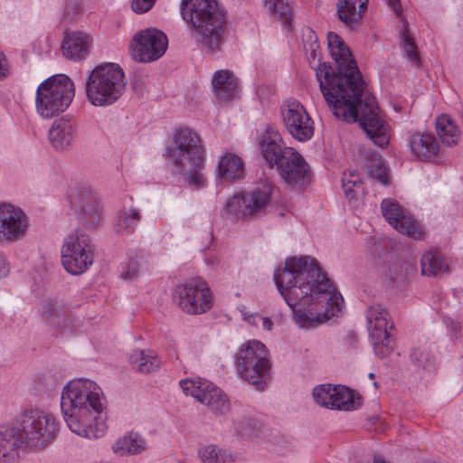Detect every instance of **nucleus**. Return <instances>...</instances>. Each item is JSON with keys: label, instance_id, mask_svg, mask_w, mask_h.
Listing matches in <instances>:
<instances>
[{"label": "nucleus", "instance_id": "a878e982", "mask_svg": "<svg viewBox=\"0 0 463 463\" xmlns=\"http://www.w3.org/2000/svg\"><path fill=\"white\" fill-rule=\"evenodd\" d=\"M77 217L89 229L95 228L100 223L101 211L96 198L90 194L85 193L80 196L77 202Z\"/></svg>", "mask_w": 463, "mask_h": 463}, {"label": "nucleus", "instance_id": "c9c22d12", "mask_svg": "<svg viewBox=\"0 0 463 463\" xmlns=\"http://www.w3.org/2000/svg\"><path fill=\"white\" fill-rule=\"evenodd\" d=\"M146 448L145 439L137 433L130 432L114 444L113 449L119 455L137 454Z\"/></svg>", "mask_w": 463, "mask_h": 463}, {"label": "nucleus", "instance_id": "bb28decb", "mask_svg": "<svg viewBox=\"0 0 463 463\" xmlns=\"http://www.w3.org/2000/svg\"><path fill=\"white\" fill-rule=\"evenodd\" d=\"M367 4L368 0H338L339 19L347 26L354 27L366 11Z\"/></svg>", "mask_w": 463, "mask_h": 463}, {"label": "nucleus", "instance_id": "412c9836", "mask_svg": "<svg viewBox=\"0 0 463 463\" xmlns=\"http://www.w3.org/2000/svg\"><path fill=\"white\" fill-rule=\"evenodd\" d=\"M260 146L265 160L270 166L275 165L278 169L284 163L286 150L293 149L283 146L280 135L273 129H268L261 136Z\"/></svg>", "mask_w": 463, "mask_h": 463}, {"label": "nucleus", "instance_id": "6e6d98bb", "mask_svg": "<svg viewBox=\"0 0 463 463\" xmlns=\"http://www.w3.org/2000/svg\"><path fill=\"white\" fill-rule=\"evenodd\" d=\"M374 377H375V375H374V373H369V378H370V379H374Z\"/></svg>", "mask_w": 463, "mask_h": 463}, {"label": "nucleus", "instance_id": "a18cd8bd", "mask_svg": "<svg viewBox=\"0 0 463 463\" xmlns=\"http://www.w3.org/2000/svg\"><path fill=\"white\" fill-rule=\"evenodd\" d=\"M343 188L345 193L348 195L352 192L354 191L355 188L360 187L361 182L358 177H355L353 174H344V177L342 179Z\"/></svg>", "mask_w": 463, "mask_h": 463}, {"label": "nucleus", "instance_id": "2eb2a0df", "mask_svg": "<svg viewBox=\"0 0 463 463\" xmlns=\"http://www.w3.org/2000/svg\"><path fill=\"white\" fill-rule=\"evenodd\" d=\"M281 116L288 132L294 138L307 141L313 137L314 122L298 100H287L281 108Z\"/></svg>", "mask_w": 463, "mask_h": 463}, {"label": "nucleus", "instance_id": "ddd939ff", "mask_svg": "<svg viewBox=\"0 0 463 463\" xmlns=\"http://www.w3.org/2000/svg\"><path fill=\"white\" fill-rule=\"evenodd\" d=\"M166 35L156 29L148 28L137 33L131 43V54L138 62H151L164 55L167 49Z\"/></svg>", "mask_w": 463, "mask_h": 463}, {"label": "nucleus", "instance_id": "f257e3e1", "mask_svg": "<svg viewBox=\"0 0 463 463\" xmlns=\"http://www.w3.org/2000/svg\"><path fill=\"white\" fill-rule=\"evenodd\" d=\"M326 38L337 71L326 64L317 69L326 102L337 118L359 122L373 144L384 147L390 140V127L379 114L374 97L364 92V81L350 49L335 33L329 32Z\"/></svg>", "mask_w": 463, "mask_h": 463}, {"label": "nucleus", "instance_id": "423d86ee", "mask_svg": "<svg viewBox=\"0 0 463 463\" xmlns=\"http://www.w3.org/2000/svg\"><path fill=\"white\" fill-rule=\"evenodd\" d=\"M127 79L121 67L113 62L97 66L89 75L86 94L89 101L97 107L115 103L126 90Z\"/></svg>", "mask_w": 463, "mask_h": 463}, {"label": "nucleus", "instance_id": "dca6fc26", "mask_svg": "<svg viewBox=\"0 0 463 463\" xmlns=\"http://www.w3.org/2000/svg\"><path fill=\"white\" fill-rule=\"evenodd\" d=\"M26 213L11 203H0V241L14 242L23 239L29 229Z\"/></svg>", "mask_w": 463, "mask_h": 463}, {"label": "nucleus", "instance_id": "e433bc0d", "mask_svg": "<svg viewBox=\"0 0 463 463\" xmlns=\"http://www.w3.org/2000/svg\"><path fill=\"white\" fill-rule=\"evenodd\" d=\"M421 272L423 275H439L449 269L443 257L436 250H430L421 257Z\"/></svg>", "mask_w": 463, "mask_h": 463}, {"label": "nucleus", "instance_id": "39448f33", "mask_svg": "<svg viewBox=\"0 0 463 463\" xmlns=\"http://www.w3.org/2000/svg\"><path fill=\"white\" fill-rule=\"evenodd\" d=\"M166 154L186 185L197 190L206 185L205 149L202 138L194 129L177 128Z\"/></svg>", "mask_w": 463, "mask_h": 463}, {"label": "nucleus", "instance_id": "4be33fe9", "mask_svg": "<svg viewBox=\"0 0 463 463\" xmlns=\"http://www.w3.org/2000/svg\"><path fill=\"white\" fill-rule=\"evenodd\" d=\"M77 138L76 123L61 118L55 120L49 130V140L56 150H65L72 146Z\"/></svg>", "mask_w": 463, "mask_h": 463}, {"label": "nucleus", "instance_id": "f3484780", "mask_svg": "<svg viewBox=\"0 0 463 463\" xmlns=\"http://www.w3.org/2000/svg\"><path fill=\"white\" fill-rule=\"evenodd\" d=\"M383 216L396 231L413 239L423 235L420 224L393 199H384L381 203Z\"/></svg>", "mask_w": 463, "mask_h": 463}, {"label": "nucleus", "instance_id": "f704fd0d", "mask_svg": "<svg viewBox=\"0 0 463 463\" xmlns=\"http://www.w3.org/2000/svg\"><path fill=\"white\" fill-rule=\"evenodd\" d=\"M149 266V261L145 255L136 254L122 267L120 278L124 280L132 281L148 271Z\"/></svg>", "mask_w": 463, "mask_h": 463}, {"label": "nucleus", "instance_id": "5fc2aeb1", "mask_svg": "<svg viewBox=\"0 0 463 463\" xmlns=\"http://www.w3.org/2000/svg\"><path fill=\"white\" fill-rule=\"evenodd\" d=\"M373 463H389V462L385 461V459L383 458H382L381 456H376L374 458Z\"/></svg>", "mask_w": 463, "mask_h": 463}, {"label": "nucleus", "instance_id": "c03bdc74", "mask_svg": "<svg viewBox=\"0 0 463 463\" xmlns=\"http://www.w3.org/2000/svg\"><path fill=\"white\" fill-rule=\"evenodd\" d=\"M156 2V0H130L129 5L134 13L143 14L150 11Z\"/></svg>", "mask_w": 463, "mask_h": 463}, {"label": "nucleus", "instance_id": "8fccbe9b", "mask_svg": "<svg viewBox=\"0 0 463 463\" xmlns=\"http://www.w3.org/2000/svg\"><path fill=\"white\" fill-rule=\"evenodd\" d=\"M389 6L395 12L397 15H401L402 13V5L400 0H387Z\"/></svg>", "mask_w": 463, "mask_h": 463}, {"label": "nucleus", "instance_id": "de8ad7c7", "mask_svg": "<svg viewBox=\"0 0 463 463\" xmlns=\"http://www.w3.org/2000/svg\"><path fill=\"white\" fill-rule=\"evenodd\" d=\"M10 64L5 53L0 51V80L10 74Z\"/></svg>", "mask_w": 463, "mask_h": 463}, {"label": "nucleus", "instance_id": "c756f323", "mask_svg": "<svg viewBox=\"0 0 463 463\" xmlns=\"http://www.w3.org/2000/svg\"><path fill=\"white\" fill-rule=\"evenodd\" d=\"M219 175L223 180H237L244 176V162L236 154L227 153L222 156L218 165Z\"/></svg>", "mask_w": 463, "mask_h": 463}, {"label": "nucleus", "instance_id": "f03ea898", "mask_svg": "<svg viewBox=\"0 0 463 463\" xmlns=\"http://www.w3.org/2000/svg\"><path fill=\"white\" fill-rule=\"evenodd\" d=\"M274 280L302 328L317 327L343 312L342 295L314 258H288Z\"/></svg>", "mask_w": 463, "mask_h": 463}, {"label": "nucleus", "instance_id": "2f4dec72", "mask_svg": "<svg viewBox=\"0 0 463 463\" xmlns=\"http://www.w3.org/2000/svg\"><path fill=\"white\" fill-rule=\"evenodd\" d=\"M130 364L140 373H151L157 369L161 361L155 349H135L130 355Z\"/></svg>", "mask_w": 463, "mask_h": 463}, {"label": "nucleus", "instance_id": "0eeeda50", "mask_svg": "<svg viewBox=\"0 0 463 463\" xmlns=\"http://www.w3.org/2000/svg\"><path fill=\"white\" fill-rule=\"evenodd\" d=\"M75 95L72 80L64 74L53 75L37 88L35 109L43 118H52L65 111Z\"/></svg>", "mask_w": 463, "mask_h": 463}, {"label": "nucleus", "instance_id": "b1692460", "mask_svg": "<svg viewBox=\"0 0 463 463\" xmlns=\"http://www.w3.org/2000/svg\"><path fill=\"white\" fill-rule=\"evenodd\" d=\"M411 154L418 159L430 160L436 157L439 145L430 133H413L408 138Z\"/></svg>", "mask_w": 463, "mask_h": 463}, {"label": "nucleus", "instance_id": "1a4fd4ad", "mask_svg": "<svg viewBox=\"0 0 463 463\" xmlns=\"http://www.w3.org/2000/svg\"><path fill=\"white\" fill-rule=\"evenodd\" d=\"M95 246L90 236L80 230L67 234L61 247V261L71 275H81L93 264Z\"/></svg>", "mask_w": 463, "mask_h": 463}, {"label": "nucleus", "instance_id": "ea45409f", "mask_svg": "<svg viewBox=\"0 0 463 463\" xmlns=\"http://www.w3.org/2000/svg\"><path fill=\"white\" fill-rule=\"evenodd\" d=\"M198 455L203 463H222L224 461V453L213 444L200 449Z\"/></svg>", "mask_w": 463, "mask_h": 463}, {"label": "nucleus", "instance_id": "79ce46f5", "mask_svg": "<svg viewBox=\"0 0 463 463\" xmlns=\"http://www.w3.org/2000/svg\"><path fill=\"white\" fill-rule=\"evenodd\" d=\"M402 48L408 59L414 63H419L420 58L417 46L407 29H404L402 33Z\"/></svg>", "mask_w": 463, "mask_h": 463}, {"label": "nucleus", "instance_id": "20e7f679", "mask_svg": "<svg viewBox=\"0 0 463 463\" xmlns=\"http://www.w3.org/2000/svg\"><path fill=\"white\" fill-rule=\"evenodd\" d=\"M180 14L191 30L192 39L200 48L219 50L226 17L217 0H181Z\"/></svg>", "mask_w": 463, "mask_h": 463}, {"label": "nucleus", "instance_id": "49530a36", "mask_svg": "<svg viewBox=\"0 0 463 463\" xmlns=\"http://www.w3.org/2000/svg\"><path fill=\"white\" fill-rule=\"evenodd\" d=\"M252 323L256 326H261L262 329L266 331H270L272 329L273 323L269 317H261L260 315H254L251 317Z\"/></svg>", "mask_w": 463, "mask_h": 463}, {"label": "nucleus", "instance_id": "58836bf2", "mask_svg": "<svg viewBox=\"0 0 463 463\" xmlns=\"http://www.w3.org/2000/svg\"><path fill=\"white\" fill-rule=\"evenodd\" d=\"M210 382L201 379V378H188L184 380H181L179 384L182 388L183 392L186 395H191L196 398L199 402L204 393V383H209Z\"/></svg>", "mask_w": 463, "mask_h": 463}, {"label": "nucleus", "instance_id": "5701e85b", "mask_svg": "<svg viewBox=\"0 0 463 463\" xmlns=\"http://www.w3.org/2000/svg\"><path fill=\"white\" fill-rule=\"evenodd\" d=\"M68 311L56 302H46L41 307V317L43 322L56 331H71L72 320Z\"/></svg>", "mask_w": 463, "mask_h": 463}, {"label": "nucleus", "instance_id": "f8f14e48", "mask_svg": "<svg viewBox=\"0 0 463 463\" xmlns=\"http://www.w3.org/2000/svg\"><path fill=\"white\" fill-rule=\"evenodd\" d=\"M274 184L264 180L254 189L233 195L226 203L227 211L237 218H252L265 212Z\"/></svg>", "mask_w": 463, "mask_h": 463}, {"label": "nucleus", "instance_id": "393cba45", "mask_svg": "<svg viewBox=\"0 0 463 463\" xmlns=\"http://www.w3.org/2000/svg\"><path fill=\"white\" fill-rule=\"evenodd\" d=\"M213 86L216 99L222 103L237 97L238 79L228 70H221L213 74Z\"/></svg>", "mask_w": 463, "mask_h": 463}, {"label": "nucleus", "instance_id": "473e14b6", "mask_svg": "<svg viewBox=\"0 0 463 463\" xmlns=\"http://www.w3.org/2000/svg\"><path fill=\"white\" fill-rule=\"evenodd\" d=\"M436 132L444 145L452 146L458 142L460 130L455 121L448 115L442 114L436 119Z\"/></svg>", "mask_w": 463, "mask_h": 463}, {"label": "nucleus", "instance_id": "7ed1b4c3", "mask_svg": "<svg viewBox=\"0 0 463 463\" xmlns=\"http://www.w3.org/2000/svg\"><path fill=\"white\" fill-rule=\"evenodd\" d=\"M61 409L68 428L76 435L98 439L107 432V399L95 382L70 381L61 394Z\"/></svg>", "mask_w": 463, "mask_h": 463}, {"label": "nucleus", "instance_id": "6ab92c4d", "mask_svg": "<svg viewBox=\"0 0 463 463\" xmlns=\"http://www.w3.org/2000/svg\"><path fill=\"white\" fill-rule=\"evenodd\" d=\"M388 311L381 305H372L366 311L368 330L374 347H388L393 345L392 335L388 332Z\"/></svg>", "mask_w": 463, "mask_h": 463}, {"label": "nucleus", "instance_id": "9d476101", "mask_svg": "<svg viewBox=\"0 0 463 463\" xmlns=\"http://www.w3.org/2000/svg\"><path fill=\"white\" fill-rule=\"evenodd\" d=\"M173 303L188 315H201L209 312L214 303L213 294L208 283L193 278L177 284L172 292Z\"/></svg>", "mask_w": 463, "mask_h": 463}, {"label": "nucleus", "instance_id": "864d4df0", "mask_svg": "<svg viewBox=\"0 0 463 463\" xmlns=\"http://www.w3.org/2000/svg\"><path fill=\"white\" fill-rule=\"evenodd\" d=\"M245 347L250 348V347H265L263 344H261L259 341H252L249 342Z\"/></svg>", "mask_w": 463, "mask_h": 463}, {"label": "nucleus", "instance_id": "72a5a7b5", "mask_svg": "<svg viewBox=\"0 0 463 463\" xmlns=\"http://www.w3.org/2000/svg\"><path fill=\"white\" fill-rule=\"evenodd\" d=\"M141 220L139 210L134 207L122 208L118 213L115 230L118 233L132 234Z\"/></svg>", "mask_w": 463, "mask_h": 463}, {"label": "nucleus", "instance_id": "603ef678", "mask_svg": "<svg viewBox=\"0 0 463 463\" xmlns=\"http://www.w3.org/2000/svg\"><path fill=\"white\" fill-rule=\"evenodd\" d=\"M392 349H376L375 354L380 359L384 360L392 354Z\"/></svg>", "mask_w": 463, "mask_h": 463}, {"label": "nucleus", "instance_id": "9b49d317", "mask_svg": "<svg viewBox=\"0 0 463 463\" xmlns=\"http://www.w3.org/2000/svg\"><path fill=\"white\" fill-rule=\"evenodd\" d=\"M237 371L240 376L263 391L269 380L271 363L266 349H240L235 355Z\"/></svg>", "mask_w": 463, "mask_h": 463}, {"label": "nucleus", "instance_id": "cd10ccee", "mask_svg": "<svg viewBox=\"0 0 463 463\" xmlns=\"http://www.w3.org/2000/svg\"><path fill=\"white\" fill-rule=\"evenodd\" d=\"M24 444L15 427L0 428V461L14 460L18 455L19 447Z\"/></svg>", "mask_w": 463, "mask_h": 463}, {"label": "nucleus", "instance_id": "7c9ffc66", "mask_svg": "<svg viewBox=\"0 0 463 463\" xmlns=\"http://www.w3.org/2000/svg\"><path fill=\"white\" fill-rule=\"evenodd\" d=\"M204 393L200 402L205 404L211 411L223 414L230 408L229 401L221 389L217 388L213 383H204Z\"/></svg>", "mask_w": 463, "mask_h": 463}, {"label": "nucleus", "instance_id": "6e6552de", "mask_svg": "<svg viewBox=\"0 0 463 463\" xmlns=\"http://www.w3.org/2000/svg\"><path fill=\"white\" fill-rule=\"evenodd\" d=\"M15 429L25 446L43 449L55 439L59 422L51 413L31 409L20 415Z\"/></svg>", "mask_w": 463, "mask_h": 463}, {"label": "nucleus", "instance_id": "4468645a", "mask_svg": "<svg viewBox=\"0 0 463 463\" xmlns=\"http://www.w3.org/2000/svg\"><path fill=\"white\" fill-rule=\"evenodd\" d=\"M313 397L318 405L331 410L352 411L360 406V397L342 385H318L313 390Z\"/></svg>", "mask_w": 463, "mask_h": 463}, {"label": "nucleus", "instance_id": "09e8293b", "mask_svg": "<svg viewBox=\"0 0 463 463\" xmlns=\"http://www.w3.org/2000/svg\"><path fill=\"white\" fill-rule=\"evenodd\" d=\"M9 273V264L5 257L0 254V279L5 278Z\"/></svg>", "mask_w": 463, "mask_h": 463}, {"label": "nucleus", "instance_id": "37998d69", "mask_svg": "<svg viewBox=\"0 0 463 463\" xmlns=\"http://www.w3.org/2000/svg\"><path fill=\"white\" fill-rule=\"evenodd\" d=\"M308 34H309V37L311 40L313 38L315 40L312 43H310L308 49L307 48V46H305V49H306V52L307 54V59H308V61H309L311 67H313L317 71V68H316V66H317L316 60H317L318 66L321 64L320 59H319V55H320L319 44L317 42V37L312 31H308Z\"/></svg>", "mask_w": 463, "mask_h": 463}, {"label": "nucleus", "instance_id": "a19ab883", "mask_svg": "<svg viewBox=\"0 0 463 463\" xmlns=\"http://www.w3.org/2000/svg\"><path fill=\"white\" fill-rule=\"evenodd\" d=\"M369 173L375 179L380 181L382 184H386L388 183V175L384 161L382 157L376 156L370 161L367 165Z\"/></svg>", "mask_w": 463, "mask_h": 463}, {"label": "nucleus", "instance_id": "aec40b11", "mask_svg": "<svg viewBox=\"0 0 463 463\" xmlns=\"http://www.w3.org/2000/svg\"><path fill=\"white\" fill-rule=\"evenodd\" d=\"M92 46V38L84 32H69L61 43L63 55L71 61H79L85 59Z\"/></svg>", "mask_w": 463, "mask_h": 463}, {"label": "nucleus", "instance_id": "3c124183", "mask_svg": "<svg viewBox=\"0 0 463 463\" xmlns=\"http://www.w3.org/2000/svg\"><path fill=\"white\" fill-rule=\"evenodd\" d=\"M357 344V338L353 331H350L345 335V345H354Z\"/></svg>", "mask_w": 463, "mask_h": 463}, {"label": "nucleus", "instance_id": "4c0bfd02", "mask_svg": "<svg viewBox=\"0 0 463 463\" xmlns=\"http://www.w3.org/2000/svg\"><path fill=\"white\" fill-rule=\"evenodd\" d=\"M263 5L273 18L284 24H289L291 8L286 0H263Z\"/></svg>", "mask_w": 463, "mask_h": 463}, {"label": "nucleus", "instance_id": "c85d7f7f", "mask_svg": "<svg viewBox=\"0 0 463 463\" xmlns=\"http://www.w3.org/2000/svg\"><path fill=\"white\" fill-rule=\"evenodd\" d=\"M263 430V423L252 417H245L233 422V434L242 441H257L261 438Z\"/></svg>", "mask_w": 463, "mask_h": 463}, {"label": "nucleus", "instance_id": "a211bd4d", "mask_svg": "<svg viewBox=\"0 0 463 463\" xmlns=\"http://www.w3.org/2000/svg\"><path fill=\"white\" fill-rule=\"evenodd\" d=\"M279 170L281 178L293 188L304 189L312 181L310 166L296 149L286 150L284 163Z\"/></svg>", "mask_w": 463, "mask_h": 463}]
</instances>
